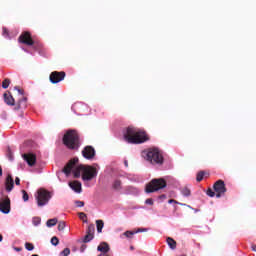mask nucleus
<instances>
[{"mask_svg":"<svg viewBox=\"0 0 256 256\" xmlns=\"http://www.w3.org/2000/svg\"><path fill=\"white\" fill-rule=\"evenodd\" d=\"M77 163H79V158H73L64 166L62 171L66 177H69L71 173H73L75 179H79L82 173L83 181H92L97 177V168L83 164L77 166Z\"/></svg>","mask_w":256,"mask_h":256,"instance_id":"1","label":"nucleus"},{"mask_svg":"<svg viewBox=\"0 0 256 256\" xmlns=\"http://www.w3.org/2000/svg\"><path fill=\"white\" fill-rule=\"evenodd\" d=\"M124 139L127 141V143H131L132 145H139L149 141V136L145 130L129 126L126 128V132L124 133Z\"/></svg>","mask_w":256,"mask_h":256,"instance_id":"2","label":"nucleus"},{"mask_svg":"<svg viewBox=\"0 0 256 256\" xmlns=\"http://www.w3.org/2000/svg\"><path fill=\"white\" fill-rule=\"evenodd\" d=\"M67 149L77 151L81 147V140L79 139V133L75 130H68L62 139Z\"/></svg>","mask_w":256,"mask_h":256,"instance_id":"3","label":"nucleus"},{"mask_svg":"<svg viewBox=\"0 0 256 256\" xmlns=\"http://www.w3.org/2000/svg\"><path fill=\"white\" fill-rule=\"evenodd\" d=\"M142 157L152 165H163V154L157 148H150L142 152Z\"/></svg>","mask_w":256,"mask_h":256,"instance_id":"4","label":"nucleus"},{"mask_svg":"<svg viewBox=\"0 0 256 256\" xmlns=\"http://www.w3.org/2000/svg\"><path fill=\"white\" fill-rule=\"evenodd\" d=\"M167 187V181L163 178H154L148 184H146V193H155L160 191V189H165Z\"/></svg>","mask_w":256,"mask_h":256,"instance_id":"5","label":"nucleus"},{"mask_svg":"<svg viewBox=\"0 0 256 256\" xmlns=\"http://www.w3.org/2000/svg\"><path fill=\"white\" fill-rule=\"evenodd\" d=\"M35 197L38 207H45V205L51 201V197H53V195H51V192H49L47 189L40 188L38 189Z\"/></svg>","mask_w":256,"mask_h":256,"instance_id":"6","label":"nucleus"},{"mask_svg":"<svg viewBox=\"0 0 256 256\" xmlns=\"http://www.w3.org/2000/svg\"><path fill=\"white\" fill-rule=\"evenodd\" d=\"M0 211L5 215L11 212V199H9V196L3 194V192L0 193Z\"/></svg>","mask_w":256,"mask_h":256,"instance_id":"7","label":"nucleus"},{"mask_svg":"<svg viewBox=\"0 0 256 256\" xmlns=\"http://www.w3.org/2000/svg\"><path fill=\"white\" fill-rule=\"evenodd\" d=\"M213 189L216 193L217 199L223 197V195L227 193V187L225 186V181L223 180H217L213 185Z\"/></svg>","mask_w":256,"mask_h":256,"instance_id":"8","label":"nucleus"},{"mask_svg":"<svg viewBox=\"0 0 256 256\" xmlns=\"http://www.w3.org/2000/svg\"><path fill=\"white\" fill-rule=\"evenodd\" d=\"M65 77H67L65 71H53L50 73L49 80L50 83H52L53 85H57V83H61V81H64Z\"/></svg>","mask_w":256,"mask_h":256,"instance_id":"9","label":"nucleus"},{"mask_svg":"<svg viewBox=\"0 0 256 256\" xmlns=\"http://www.w3.org/2000/svg\"><path fill=\"white\" fill-rule=\"evenodd\" d=\"M19 43H22L23 45H28V46H33L35 45V41H33V38L31 37L30 32H23L19 38H18Z\"/></svg>","mask_w":256,"mask_h":256,"instance_id":"10","label":"nucleus"},{"mask_svg":"<svg viewBox=\"0 0 256 256\" xmlns=\"http://www.w3.org/2000/svg\"><path fill=\"white\" fill-rule=\"evenodd\" d=\"M82 156L84 157V159H93L95 157V148H93V146L84 147V149L82 150Z\"/></svg>","mask_w":256,"mask_h":256,"instance_id":"11","label":"nucleus"},{"mask_svg":"<svg viewBox=\"0 0 256 256\" xmlns=\"http://www.w3.org/2000/svg\"><path fill=\"white\" fill-rule=\"evenodd\" d=\"M22 157L29 167H33L35 166V163H37V156L33 153L24 154Z\"/></svg>","mask_w":256,"mask_h":256,"instance_id":"12","label":"nucleus"},{"mask_svg":"<svg viewBox=\"0 0 256 256\" xmlns=\"http://www.w3.org/2000/svg\"><path fill=\"white\" fill-rule=\"evenodd\" d=\"M5 187L8 193H11V191H13V187H15V182L13 181V176H11V174H8L6 177Z\"/></svg>","mask_w":256,"mask_h":256,"instance_id":"13","label":"nucleus"},{"mask_svg":"<svg viewBox=\"0 0 256 256\" xmlns=\"http://www.w3.org/2000/svg\"><path fill=\"white\" fill-rule=\"evenodd\" d=\"M69 187L75 191V193H81L83 191L81 182L74 180L72 182H69Z\"/></svg>","mask_w":256,"mask_h":256,"instance_id":"14","label":"nucleus"},{"mask_svg":"<svg viewBox=\"0 0 256 256\" xmlns=\"http://www.w3.org/2000/svg\"><path fill=\"white\" fill-rule=\"evenodd\" d=\"M26 108H27V97L22 96L20 97L15 109L19 110V109H26Z\"/></svg>","mask_w":256,"mask_h":256,"instance_id":"15","label":"nucleus"},{"mask_svg":"<svg viewBox=\"0 0 256 256\" xmlns=\"http://www.w3.org/2000/svg\"><path fill=\"white\" fill-rule=\"evenodd\" d=\"M4 101L6 105L13 106L15 105V98L11 94L4 93Z\"/></svg>","mask_w":256,"mask_h":256,"instance_id":"16","label":"nucleus"},{"mask_svg":"<svg viewBox=\"0 0 256 256\" xmlns=\"http://www.w3.org/2000/svg\"><path fill=\"white\" fill-rule=\"evenodd\" d=\"M98 251H100L102 254L107 255V253H109V244H107L106 242H102L98 248Z\"/></svg>","mask_w":256,"mask_h":256,"instance_id":"17","label":"nucleus"},{"mask_svg":"<svg viewBox=\"0 0 256 256\" xmlns=\"http://www.w3.org/2000/svg\"><path fill=\"white\" fill-rule=\"evenodd\" d=\"M166 242H167L168 246L170 247V249H177V242L173 238L168 237L166 239Z\"/></svg>","mask_w":256,"mask_h":256,"instance_id":"18","label":"nucleus"},{"mask_svg":"<svg viewBox=\"0 0 256 256\" xmlns=\"http://www.w3.org/2000/svg\"><path fill=\"white\" fill-rule=\"evenodd\" d=\"M96 227L98 233H103V227H105V222H103V220H96Z\"/></svg>","mask_w":256,"mask_h":256,"instance_id":"19","label":"nucleus"},{"mask_svg":"<svg viewBox=\"0 0 256 256\" xmlns=\"http://www.w3.org/2000/svg\"><path fill=\"white\" fill-rule=\"evenodd\" d=\"M180 191L184 197H189L191 195V189H189L187 186L180 188Z\"/></svg>","mask_w":256,"mask_h":256,"instance_id":"20","label":"nucleus"},{"mask_svg":"<svg viewBox=\"0 0 256 256\" xmlns=\"http://www.w3.org/2000/svg\"><path fill=\"white\" fill-rule=\"evenodd\" d=\"M57 218H53V219H49L46 222L47 227H55V225H57Z\"/></svg>","mask_w":256,"mask_h":256,"instance_id":"21","label":"nucleus"},{"mask_svg":"<svg viewBox=\"0 0 256 256\" xmlns=\"http://www.w3.org/2000/svg\"><path fill=\"white\" fill-rule=\"evenodd\" d=\"M9 85H11V80L9 78H5L2 82V88L8 89Z\"/></svg>","mask_w":256,"mask_h":256,"instance_id":"22","label":"nucleus"},{"mask_svg":"<svg viewBox=\"0 0 256 256\" xmlns=\"http://www.w3.org/2000/svg\"><path fill=\"white\" fill-rule=\"evenodd\" d=\"M113 189H115L116 191L121 190V180H115L113 185H112Z\"/></svg>","mask_w":256,"mask_h":256,"instance_id":"23","label":"nucleus"},{"mask_svg":"<svg viewBox=\"0 0 256 256\" xmlns=\"http://www.w3.org/2000/svg\"><path fill=\"white\" fill-rule=\"evenodd\" d=\"M205 177V172L204 171H200L197 173V176H196V181L198 183H201V180Z\"/></svg>","mask_w":256,"mask_h":256,"instance_id":"24","label":"nucleus"},{"mask_svg":"<svg viewBox=\"0 0 256 256\" xmlns=\"http://www.w3.org/2000/svg\"><path fill=\"white\" fill-rule=\"evenodd\" d=\"M90 241H93V234H88L84 236L83 243H89Z\"/></svg>","mask_w":256,"mask_h":256,"instance_id":"25","label":"nucleus"},{"mask_svg":"<svg viewBox=\"0 0 256 256\" xmlns=\"http://www.w3.org/2000/svg\"><path fill=\"white\" fill-rule=\"evenodd\" d=\"M124 237H127L128 239H132L133 235H135V231H126L123 233Z\"/></svg>","mask_w":256,"mask_h":256,"instance_id":"26","label":"nucleus"},{"mask_svg":"<svg viewBox=\"0 0 256 256\" xmlns=\"http://www.w3.org/2000/svg\"><path fill=\"white\" fill-rule=\"evenodd\" d=\"M71 255V249L65 248L62 252H60L59 256H69Z\"/></svg>","mask_w":256,"mask_h":256,"instance_id":"27","label":"nucleus"},{"mask_svg":"<svg viewBox=\"0 0 256 256\" xmlns=\"http://www.w3.org/2000/svg\"><path fill=\"white\" fill-rule=\"evenodd\" d=\"M51 243L54 245V247H57V245H59V238H57V236H53L51 238Z\"/></svg>","mask_w":256,"mask_h":256,"instance_id":"28","label":"nucleus"},{"mask_svg":"<svg viewBox=\"0 0 256 256\" xmlns=\"http://www.w3.org/2000/svg\"><path fill=\"white\" fill-rule=\"evenodd\" d=\"M25 249H27V251H33V249H35V246L32 243L26 242Z\"/></svg>","mask_w":256,"mask_h":256,"instance_id":"29","label":"nucleus"},{"mask_svg":"<svg viewBox=\"0 0 256 256\" xmlns=\"http://www.w3.org/2000/svg\"><path fill=\"white\" fill-rule=\"evenodd\" d=\"M87 233L93 235V233H95V225L90 224V225L88 226Z\"/></svg>","mask_w":256,"mask_h":256,"instance_id":"30","label":"nucleus"},{"mask_svg":"<svg viewBox=\"0 0 256 256\" xmlns=\"http://www.w3.org/2000/svg\"><path fill=\"white\" fill-rule=\"evenodd\" d=\"M66 227L65 221H60L58 223V231H63Z\"/></svg>","mask_w":256,"mask_h":256,"instance_id":"31","label":"nucleus"},{"mask_svg":"<svg viewBox=\"0 0 256 256\" xmlns=\"http://www.w3.org/2000/svg\"><path fill=\"white\" fill-rule=\"evenodd\" d=\"M22 195L23 201H29V194L27 193V191L22 190Z\"/></svg>","mask_w":256,"mask_h":256,"instance_id":"32","label":"nucleus"},{"mask_svg":"<svg viewBox=\"0 0 256 256\" xmlns=\"http://www.w3.org/2000/svg\"><path fill=\"white\" fill-rule=\"evenodd\" d=\"M216 192L213 191V189L209 188L207 191H206V194L208 195V197H214Z\"/></svg>","mask_w":256,"mask_h":256,"instance_id":"33","label":"nucleus"},{"mask_svg":"<svg viewBox=\"0 0 256 256\" xmlns=\"http://www.w3.org/2000/svg\"><path fill=\"white\" fill-rule=\"evenodd\" d=\"M15 91H18L19 95H21V97H24L23 95H25V91L21 88H19L18 86L14 87Z\"/></svg>","mask_w":256,"mask_h":256,"instance_id":"34","label":"nucleus"},{"mask_svg":"<svg viewBox=\"0 0 256 256\" xmlns=\"http://www.w3.org/2000/svg\"><path fill=\"white\" fill-rule=\"evenodd\" d=\"M41 224V218L35 217L33 218V225L37 226Z\"/></svg>","mask_w":256,"mask_h":256,"instance_id":"35","label":"nucleus"},{"mask_svg":"<svg viewBox=\"0 0 256 256\" xmlns=\"http://www.w3.org/2000/svg\"><path fill=\"white\" fill-rule=\"evenodd\" d=\"M2 35H3V37H9V30H7V28H3Z\"/></svg>","mask_w":256,"mask_h":256,"instance_id":"36","label":"nucleus"},{"mask_svg":"<svg viewBox=\"0 0 256 256\" xmlns=\"http://www.w3.org/2000/svg\"><path fill=\"white\" fill-rule=\"evenodd\" d=\"M79 218L83 221L84 219H87V214H85L84 212H80L78 213Z\"/></svg>","mask_w":256,"mask_h":256,"instance_id":"37","label":"nucleus"},{"mask_svg":"<svg viewBox=\"0 0 256 256\" xmlns=\"http://www.w3.org/2000/svg\"><path fill=\"white\" fill-rule=\"evenodd\" d=\"M75 203H76V207H85V202L83 201L77 200Z\"/></svg>","mask_w":256,"mask_h":256,"instance_id":"38","label":"nucleus"},{"mask_svg":"<svg viewBox=\"0 0 256 256\" xmlns=\"http://www.w3.org/2000/svg\"><path fill=\"white\" fill-rule=\"evenodd\" d=\"M145 204H146V205H153V204H154L153 198H148V199H146V200H145Z\"/></svg>","mask_w":256,"mask_h":256,"instance_id":"39","label":"nucleus"},{"mask_svg":"<svg viewBox=\"0 0 256 256\" xmlns=\"http://www.w3.org/2000/svg\"><path fill=\"white\" fill-rule=\"evenodd\" d=\"M8 158L10 161H13V153L11 152L10 148H8Z\"/></svg>","mask_w":256,"mask_h":256,"instance_id":"40","label":"nucleus"},{"mask_svg":"<svg viewBox=\"0 0 256 256\" xmlns=\"http://www.w3.org/2000/svg\"><path fill=\"white\" fill-rule=\"evenodd\" d=\"M145 231H147V228H138L134 233H143Z\"/></svg>","mask_w":256,"mask_h":256,"instance_id":"41","label":"nucleus"},{"mask_svg":"<svg viewBox=\"0 0 256 256\" xmlns=\"http://www.w3.org/2000/svg\"><path fill=\"white\" fill-rule=\"evenodd\" d=\"M15 183H16V185H21V179H19V177H16Z\"/></svg>","mask_w":256,"mask_h":256,"instance_id":"42","label":"nucleus"},{"mask_svg":"<svg viewBox=\"0 0 256 256\" xmlns=\"http://www.w3.org/2000/svg\"><path fill=\"white\" fill-rule=\"evenodd\" d=\"M168 203H178L176 200H174V199H170L169 201H168Z\"/></svg>","mask_w":256,"mask_h":256,"instance_id":"43","label":"nucleus"},{"mask_svg":"<svg viewBox=\"0 0 256 256\" xmlns=\"http://www.w3.org/2000/svg\"><path fill=\"white\" fill-rule=\"evenodd\" d=\"M124 165H125V167H129V162H127V160H125Z\"/></svg>","mask_w":256,"mask_h":256,"instance_id":"44","label":"nucleus"},{"mask_svg":"<svg viewBox=\"0 0 256 256\" xmlns=\"http://www.w3.org/2000/svg\"><path fill=\"white\" fill-rule=\"evenodd\" d=\"M3 176V168H1V166H0V177H2Z\"/></svg>","mask_w":256,"mask_h":256,"instance_id":"45","label":"nucleus"},{"mask_svg":"<svg viewBox=\"0 0 256 256\" xmlns=\"http://www.w3.org/2000/svg\"><path fill=\"white\" fill-rule=\"evenodd\" d=\"M252 251H254L256 253V245H252Z\"/></svg>","mask_w":256,"mask_h":256,"instance_id":"46","label":"nucleus"},{"mask_svg":"<svg viewBox=\"0 0 256 256\" xmlns=\"http://www.w3.org/2000/svg\"><path fill=\"white\" fill-rule=\"evenodd\" d=\"M167 196H165V194L160 196V199H165Z\"/></svg>","mask_w":256,"mask_h":256,"instance_id":"47","label":"nucleus"},{"mask_svg":"<svg viewBox=\"0 0 256 256\" xmlns=\"http://www.w3.org/2000/svg\"><path fill=\"white\" fill-rule=\"evenodd\" d=\"M3 241V235L0 234V243Z\"/></svg>","mask_w":256,"mask_h":256,"instance_id":"48","label":"nucleus"},{"mask_svg":"<svg viewBox=\"0 0 256 256\" xmlns=\"http://www.w3.org/2000/svg\"><path fill=\"white\" fill-rule=\"evenodd\" d=\"M16 251H21V248H16Z\"/></svg>","mask_w":256,"mask_h":256,"instance_id":"49","label":"nucleus"},{"mask_svg":"<svg viewBox=\"0 0 256 256\" xmlns=\"http://www.w3.org/2000/svg\"><path fill=\"white\" fill-rule=\"evenodd\" d=\"M130 249L133 251V249H134L133 246H131Z\"/></svg>","mask_w":256,"mask_h":256,"instance_id":"50","label":"nucleus"},{"mask_svg":"<svg viewBox=\"0 0 256 256\" xmlns=\"http://www.w3.org/2000/svg\"><path fill=\"white\" fill-rule=\"evenodd\" d=\"M32 256H39V255H37V254H33Z\"/></svg>","mask_w":256,"mask_h":256,"instance_id":"51","label":"nucleus"}]
</instances>
